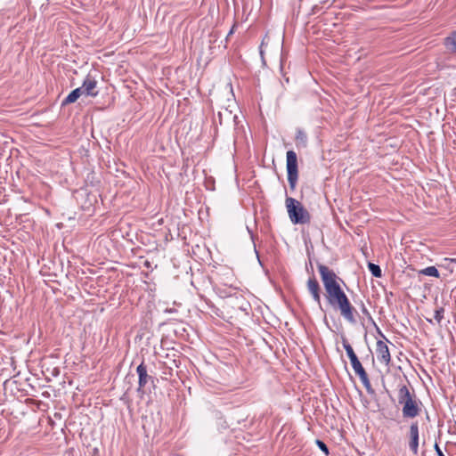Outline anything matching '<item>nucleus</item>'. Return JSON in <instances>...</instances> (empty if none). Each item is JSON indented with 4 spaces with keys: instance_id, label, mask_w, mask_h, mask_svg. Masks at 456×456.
<instances>
[{
    "instance_id": "6",
    "label": "nucleus",
    "mask_w": 456,
    "mask_h": 456,
    "mask_svg": "<svg viewBox=\"0 0 456 456\" xmlns=\"http://www.w3.org/2000/svg\"><path fill=\"white\" fill-rule=\"evenodd\" d=\"M136 372L138 374V388L137 392H142L143 388L147 385L148 382H154V378L151 375H148L147 373V367L146 365L142 362L139 364L136 368Z\"/></svg>"
},
{
    "instance_id": "13",
    "label": "nucleus",
    "mask_w": 456,
    "mask_h": 456,
    "mask_svg": "<svg viewBox=\"0 0 456 456\" xmlns=\"http://www.w3.org/2000/svg\"><path fill=\"white\" fill-rule=\"evenodd\" d=\"M444 45L452 53H456V30L452 31L445 38Z\"/></svg>"
},
{
    "instance_id": "16",
    "label": "nucleus",
    "mask_w": 456,
    "mask_h": 456,
    "mask_svg": "<svg viewBox=\"0 0 456 456\" xmlns=\"http://www.w3.org/2000/svg\"><path fill=\"white\" fill-rule=\"evenodd\" d=\"M297 147L305 148L307 145V135L302 129H297L296 134Z\"/></svg>"
},
{
    "instance_id": "9",
    "label": "nucleus",
    "mask_w": 456,
    "mask_h": 456,
    "mask_svg": "<svg viewBox=\"0 0 456 456\" xmlns=\"http://www.w3.org/2000/svg\"><path fill=\"white\" fill-rule=\"evenodd\" d=\"M352 368L354 369L355 374L360 378L362 385L366 388V390L370 392H373L371 388V385L368 377L367 372L365 371L364 368L362 367L361 362L357 360L356 362H354L351 363Z\"/></svg>"
},
{
    "instance_id": "25",
    "label": "nucleus",
    "mask_w": 456,
    "mask_h": 456,
    "mask_svg": "<svg viewBox=\"0 0 456 456\" xmlns=\"http://www.w3.org/2000/svg\"><path fill=\"white\" fill-rule=\"evenodd\" d=\"M380 335L382 336V338H386L384 334H382L380 331H379Z\"/></svg>"
},
{
    "instance_id": "3",
    "label": "nucleus",
    "mask_w": 456,
    "mask_h": 456,
    "mask_svg": "<svg viewBox=\"0 0 456 456\" xmlns=\"http://www.w3.org/2000/svg\"><path fill=\"white\" fill-rule=\"evenodd\" d=\"M285 204L290 221L294 224H304L310 223L311 216L309 212L302 206L298 200L291 197H287Z\"/></svg>"
},
{
    "instance_id": "8",
    "label": "nucleus",
    "mask_w": 456,
    "mask_h": 456,
    "mask_svg": "<svg viewBox=\"0 0 456 456\" xmlns=\"http://www.w3.org/2000/svg\"><path fill=\"white\" fill-rule=\"evenodd\" d=\"M376 354L378 360L388 366L391 362V355L387 345L382 341L378 340L376 344Z\"/></svg>"
},
{
    "instance_id": "1",
    "label": "nucleus",
    "mask_w": 456,
    "mask_h": 456,
    "mask_svg": "<svg viewBox=\"0 0 456 456\" xmlns=\"http://www.w3.org/2000/svg\"><path fill=\"white\" fill-rule=\"evenodd\" d=\"M318 270L323 283L326 298L329 304L340 310L341 315L350 323H355L356 320L354 314V308L352 306L347 296L343 291L338 280L337 274L328 266L319 264Z\"/></svg>"
},
{
    "instance_id": "2",
    "label": "nucleus",
    "mask_w": 456,
    "mask_h": 456,
    "mask_svg": "<svg viewBox=\"0 0 456 456\" xmlns=\"http://www.w3.org/2000/svg\"><path fill=\"white\" fill-rule=\"evenodd\" d=\"M398 403L403 406V417L406 419H414L420 412V402L416 397L414 390L410 391L408 386L400 382L398 384Z\"/></svg>"
},
{
    "instance_id": "4",
    "label": "nucleus",
    "mask_w": 456,
    "mask_h": 456,
    "mask_svg": "<svg viewBox=\"0 0 456 456\" xmlns=\"http://www.w3.org/2000/svg\"><path fill=\"white\" fill-rule=\"evenodd\" d=\"M286 168L289 188L294 191L298 179L297 157L295 151H289L286 154Z\"/></svg>"
},
{
    "instance_id": "17",
    "label": "nucleus",
    "mask_w": 456,
    "mask_h": 456,
    "mask_svg": "<svg viewBox=\"0 0 456 456\" xmlns=\"http://www.w3.org/2000/svg\"><path fill=\"white\" fill-rule=\"evenodd\" d=\"M419 274L439 278V272L436 266H428L419 272Z\"/></svg>"
},
{
    "instance_id": "12",
    "label": "nucleus",
    "mask_w": 456,
    "mask_h": 456,
    "mask_svg": "<svg viewBox=\"0 0 456 456\" xmlns=\"http://www.w3.org/2000/svg\"><path fill=\"white\" fill-rule=\"evenodd\" d=\"M307 289L308 291L311 293L314 302L317 303V305L322 307V302H321V288L320 285L315 279L314 276L310 277L307 281Z\"/></svg>"
},
{
    "instance_id": "24",
    "label": "nucleus",
    "mask_w": 456,
    "mask_h": 456,
    "mask_svg": "<svg viewBox=\"0 0 456 456\" xmlns=\"http://www.w3.org/2000/svg\"><path fill=\"white\" fill-rule=\"evenodd\" d=\"M285 82H289V77H285Z\"/></svg>"
},
{
    "instance_id": "23",
    "label": "nucleus",
    "mask_w": 456,
    "mask_h": 456,
    "mask_svg": "<svg viewBox=\"0 0 456 456\" xmlns=\"http://www.w3.org/2000/svg\"><path fill=\"white\" fill-rule=\"evenodd\" d=\"M444 262L456 263V259L454 258H444Z\"/></svg>"
},
{
    "instance_id": "19",
    "label": "nucleus",
    "mask_w": 456,
    "mask_h": 456,
    "mask_svg": "<svg viewBox=\"0 0 456 456\" xmlns=\"http://www.w3.org/2000/svg\"><path fill=\"white\" fill-rule=\"evenodd\" d=\"M444 307H438L435 311L434 318L437 322V323H440L441 321L444 319Z\"/></svg>"
},
{
    "instance_id": "10",
    "label": "nucleus",
    "mask_w": 456,
    "mask_h": 456,
    "mask_svg": "<svg viewBox=\"0 0 456 456\" xmlns=\"http://www.w3.org/2000/svg\"><path fill=\"white\" fill-rule=\"evenodd\" d=\"M410 443L409 447L413 454H418L419 452V424L417 421L412 422L410 426Z\"/></svg>"
},
{
    "instance_id": "18",
    "label": "nucleus",
    "mask_w": 456,
    "mask_h": 456,
    "mask_svg": "<svg viewBox=\"0 0 456 456\" xmlns=\"http://www.w3.org/2000/svg\"><path fill=\"white\" fill-rule=\"evenodd\" d=\"M368 268L370 273L376 277L380 278L382 276V271L379 265L374 264V263H368Z\"/></svg>"
},
{
    "instance_id": "22",
    "label": "nucleus",
    "mask_w": 456,
    "mask_h": 456,
    "mask_svg": "<svg viewBox=\"0 0 456 456\" xmlns=\"http://www.w3.org/2000/svg\"><path fill=\"white\" fill-rule=\"evenodd\" d=\"M434 449L437 454V456H445L444 452H442L441 448L439 447L438 444L436 443L434 445Z\"/></svg>"
},
{
    "instance_id": "14",
    "label": "nucleus",
    "mask_w": 456,
    "mask_h": 456,
    "mask_svg": "<svg viewBox=\"0 0 456 456\" xmlns=\"http://www.w3.org/2000/svg\"><path fill=\"white\" fill-rule=\"evenodd\" d=\"M81 95H84L80 87L72 90L68 96L62 101L61 105L65 106L75 102Z\"/></svg>"
},
{
    "instance_id": "15",
    "label": "nucleus",
    "mask_w": 456,
    "mask_h": 456,
    "mask_svg": "<svg viewBox=\"0 0 456 456\" xmlns=\"http://www.w3.org/2000/svg\"><path fill=\"white\" fill-rule=\"evenodd\" d=\"M342 345H343L344 349L346 352L348 358L350 359L351 363L359 360L357 355L355 354L353 347L351 346V345L348 343L346 338H345V337H342Z\"/></svg>"
},
{
    "instance_id": "5",
    "label": "nucleus",
    "mask_w": 456,
    "mask_h": 456,
    "mask_svg": "<svg viewBox=\"0 0 456 456\" xmlns=\"http://www.w3.org/2000/svg\"><path fill=\"white\" fill-rule=\"evenodd\" d=\"M229 305L234 311H240L246 315H248L249 311L251 310L250 303L240 294L230 297Z\"/></svg>"
},
{
    "instance_id": "11",
    "label": "nucleus",
    "mask_w": 456,
    "mask_h": 456,
    "mask_svg": "<svg viewBox=\"0 0 456 456\" xmlns=\"http://www.w3.org/2000/svg\"><path fill=\"white\" fill-rule=\"evenodd\" d=\"M97 87V81L88 75L82 86H80V89L83 91L84 95L95 97L98 95V91L96 90Z\"/></svg>"
},
{
    "instance_id": "21",
    "label": "nucleus",
    "mask_w": 456,
    "mask_h": 456,
    "mask_svg": "<svg viewBox=\"0 0 456 456\" xmlns=\"http://www.w3.org/2000/svg\"><path fill=\"white\" fill-rule=\"evenodd\" d=\"M361 311L369 320L373 322L372 316L363 302L361 303Z\"/></svg>"
},
{
    "instance_id": "7",
    "label": "nucleus",
    "mask_w": 456,
    "mask_h": 456,
    "mask_svg": "<svg viewBox=\"0 0 456 456\" xmlns=\"http://www.w3.org/2000/svg\"><path fill=\"white\" fill-rule=\"evenodd\" d=\"M238 117L232 115V111L225 109L224 111H218L216 116L213 117V125L215 126V131L216 132L217 125L223 126L224 124H230L235 122Z\"/></svg>"
},
{
    "instance_id": "20",
    "label": "nucleus",
    "mask_w": 456,
    "mask_h": 456,
    "mask_svg": "<svg viewBox=\"0 0 456 456\" xmlns=\"http://www.w3.org/2000/svg\"><path fill=\"white\" fill-rule=\"evenodd\" d=\"M315 443L322 452H323L326 455L329 454V448L323 441L317 439Z\"/></svg>"
}]
</instances>
